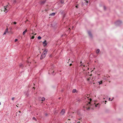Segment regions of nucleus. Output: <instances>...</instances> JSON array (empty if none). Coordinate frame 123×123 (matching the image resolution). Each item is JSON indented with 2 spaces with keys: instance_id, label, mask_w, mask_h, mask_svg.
<instances>
[{
  "instance_id": "1",
  "label": "nucleus",
  "mask_w": 123,
  "mask_h": 123,
  "mask_svg": "<svg viewBox=\"0 0 123 123\" xmlns=\"http://www.w3.org/2000/svg\"><path fill=\"white\" fill-rule=\"evenodd\" d=\"M84 98L85 99H87L88 100V103L87 104V105L88 106V107H87L86 108L87 110H88L91 108L89 106L90 105V102L92 100V99L90 98L89 99L88 97H85Z\"/></svg>"
},
{
  "instance_id": "2",
  "label": "nucleus",
  "mask_w": 123,
  "mask_h": 123,
  "mask_svg": "<svg viewBox=\"0 0 123 123\" xmlns=\"http://www.w3.org/2000/svg\"><path fill=\"white\" fill-rule=\"evenodd\" d=\"M48 51V50L47 49H45V50L41 55L40 58L41 59H42L45 57L46 55L47 54Z\"/></svg>"
},
{
  "instance_id": "3",
  "label": "nucleus",
  "mask_w": 123,
  "mask_h": 123,
  "mask_svg": "<svg viewBox=\"0 0 123 123\" xmlns=\"http://www.w3.org/2000/svg\"><path fill=\"white\" fill-rule=\"evenodd\" d=\"M87 66V65H85V64H84V63H83L82 62H80V66L82 67V66H83L82 67V68L84 70H88L89 68H84V67H86Z\"/></svg>"
},
{
  "instance_id": "4",
  "label": "nucleus",
  "mask_w": 123,
  "mask_h": 123,
  "mask_svg": "<svg viewBox=\"0 0 123 123\" xmlns=\"http://www.w3.org/2000/svg\"><path fill=\"white\" fill-rule=\"evenodd\" d=\"M122 23V21L120 20H118L116 22V24L117 25H119L120 24Z\"/></svg>"
},
{
  "instance_id": "5",
  "label": "nucleus",
  "mask_w": 123,
  "mask_h": 123,
  "mask_svg": "<svg viewBox=\"0 0 123 123\" xmlns=\"http://www.w3.org/2000/svg\"><path fill=\"white\" fill-rule=\"evenodd\" d=\"M7 6H8L7 5L6 7H5V6H4V10L3 11H4V12H5L6 13L8 11V10H7L6 9V8L7 7Z\"/></svg>"
},
{
  "instance_id": "6",
  "label": "nucleus",
  "mask_w": 123,
  "mask_h": 123,
  "mask_svg": "<svg viewBox=\"0 0 123 123\" xmlns=\"http://www.w3.org/2000/svg\"><path fill=\"white\" fill-rule=\"evenodd\" d=\"M65 112V110L64 109H63L62 111L61 112V114L63 115L64 114Z\"/></svg>"
},
{
  "instance_id": "7",
  "label": "nucleus",
  "mask_w": 123,
  "mask_h": 123,
  "mask_svg": "<svg viewBox=\"0 0 123 123\" xmlns=\"http://www.w3.org/2000/svg\"><path fill=\"white\" fill-rule=\"evenodd\" d=\"M46 40H45L43 42V43L44 46H45L47 45V43H46Z\"/></svg>"
},
{
  "instance_id": "8",
  "label": "nucleus",
  "mask_w": 123,
  "mask_h": 123,
  "mask_svg": "<svg viewBox=\"0 0 123 123\" xmlns=\"http://www.w3.org/2000/svg\"><path fill=\"white\" fill-rule=\"evenodd\" d=\"M100 105V104L99 103H98L96 105H95V106L96 107H98V108H99Z\"/></svg>"
},
{
  "instance_id": "9",
  "label": "nucleus",
  "mask_w": 123,
  "mask_h": 123,
  "mask_svg": "<svg viewBox=\"0 0 123 123\" xmlns=\"http://www.w3.org/2000/svg\"><path fill=\"white\" fill-rule=\"evenodd\" d=\"M88 34L91 37H92V35L91 33V32L90 31H89L88 32Z\"/></svg>"
},
{
  "instance_id": "10",
  "label": "nucleus",
  "mask_w": 123,
  "mask_h": 123,
  "mask_svg": "<svg viewBox=\"0 0 123 123\" xmlns=\"http://www.w3.org/2000/svg\"><path fill=\"white\" fill-rule=\"evenodd\" d=\"M8 29L7 28L5 30V31L4 33V35L6 34L7 32L8 31Z\"/></svg>"
},
{
  "instance_id": "11",
  "label": "nucleus",
  "mask_w": 123,
  "mask_h": 123,
  "mask_svg": "<svg viewBox=\"0 0 123 123\" xmlns=\"http://www.w3.org/2000/svg\"><path fill=\"white\" fill-rule=\"evenodd\" d=\"M85 1V3L86 5H88V1L86 0H84Z\"/></svg>"
},
{
  "instance_id": "12",
  "label": "nucleus",
  "mask_w": 123,
  "mask_h": 123,
  "mask_svg": "<svg viewBox=\"0 0 123 123\" xmlns=\"http://www.w3.org/2000/svg\"><path fill=\"white\" fill-rule=\"evenodd\" d=\"M35 31V29H34L33 30H31V31H32V32L31 33L32 34H33L34 33V32Z\"/></svg>"
},
{
  "instance_id": "13",
  "label": "nucleus",
  "mask_w": 123,
  "mask_h": 123,
  "mask_svg": "<svg viewBox=\"0 0 123 123\" xmlns=\"http://www.w3.org/2000/svg\"><path fill=\"white\" fill-rule=\"evenodd\" d=\"M27 31V29H26V30L23 32V35H24L25 34L26 32Z\"/></svg>"
},
{
  "instance_id": "14",
  "label": "nucleus",
  "mask_w": 123,
  "mask_h": 123,
  "mask_svg": "<svg viewBox=\"0 0 123 123\" xmlns=\"http://www.w3.org/2000/svg\"><path fill=\"white\" fill-rule=\"evenodd\" d=\"M100 51L99 49H97L96 51V53L97 54H98L99 52Z\"/></svg>"
},
{
  "instance_id": "15",
  "label": "nucleus",
  "mask_w": 123,
  "mask_h": 123,
  "mask_svg": "<svg viewBox=\"0 0 123 123\" xmlns=\"http://www.w3.org/2000/svg\"><path fill=\"white\" fill-rule=\"evenodd\" d=\"M55 13H53L51 14L50 15L51 16H54L55 15Z\"/></svg>"
},
{
  "instance_id": "16",
  "label": "nucleus",
  "mask_w": 123,
  "mask_h": 123,
  "mask_svg": "<svg viewBox=\"0 0 123 123\" xmlns=\"http://www.w3.org/2000/svg\"><path fill=\"white\" fill-rule=\"evenodd\" d=\"M36 34H34V35L33 36H32V37H31V39H33L34 38V35H36Z\"/></svg>"
},
{
  "instance_id": "17",
  "label": "nucleus",
  "mask_w": 123,
  "mask_h": 123,
  "mask_svg": "<svg viewBox=\"0 0 123 123\" xmlns=\"http://www.w3.org/2000/svg\"><path fill=\"white\" fill-rule=\"evenodd\" d=\"M45 1H41V4H43L45 2Z\"/></svg>"
},
{
  "instance_id": "18",
  "label": "nucleus",
  "mask_w": 123,
  "mask_h": 123,
  "mask_svg": "<svg viewBox=\"0 0 123 123\" xmlns=\"http://www.w3.org/2000/svg\"><path fill=\"white\" fill-rule=\"evenodd\" d=\"M76 89H74L73 90L72 92L73 93H74V92H76Z\"/></svg>"
},
{
  "instance_id": "19",
  "label": "nucleus",
  "mask_w": 123,
  "mask_h": 123,
  "mask_svg": "<svg viewBox=\"0 0 123 123\" xmlns=\"http://www.w3.org/2000/svg\"><path fill=\"white\" fill-rule=\"evenodd\" d=\"M41 99L42 101H44L45 100V98H42Z\"/></svg>"
},
{
  "instance_id": "20",
  "label": "nucleus",
  "mask_w": 123,
  "mask_h": 123,
  "mask_svg": "<svg viewBox=\"0 0 123 123\" xmlns=\"http://www.w3.org/2000/svg\"><path fill=\"white\" fill-rule=\"evenodd\" d=\"M32 119L33 120H35V121H37V119H36V118L34 117H33V118H32Z\"/></svg>"
},
{
  "instance_id": "21",
  "label": "nucleus",
  "mask_w": 123,
  "mask_h": 123,
  "mask_svg": "<svg viewBox=\"0 0 123 123\" xmlns=\"http://www.w3.org/2000/svg\"><path fill=\"white\" fill-rule=\"evenodd\" d=\"M49 71L50 72L51 71V73H53L54 72V71H53V70H51V71H50V70H49Z\"/></svg>"
},
{
  "instance_id": "22",
  "label": "nucleus",
  "mask_w": 123,
  "mask_h": 123,
  "mask_svg": "<svg viewBox=\"0 0 123 123\" xmlns=\"http://www.w3.org/2000/svg\"><path fill=\"white\" fill-rule=\"evenodd\" d=\"M41 37L40 36H39L37 37V38L39 40L40 39H41Z\"/></svg>"
},
{
  "instance_id": "23",
  "label": "nucleus",
  "mask_w": 123,
  "mask_h": 123,
  "mask_svg": "<svg viewBox=\"0 0 123 123\" xmlns=\"http://www.w3.org/2000/svg\"><path fill=\"white\" fill-rule=\"evenodd\" d=\"M82 122H81V121H77V123H82Z\"/></svg>"
},
{
  "instance_id": "24",
  "label": "nucleus",
  "mask_w": 123,
  "mask_h": 123,
  "mask_svg": "<svg viewBox=\"0 0 123 123\" xmlns=\"http://www.w3.org/2000/svg\"><path fill=\"white\" fill-rule=\"evenodd\" d=\"M64 2V1L63 0H62L61 1V2L62 4H63Z\"/></svg>"
},
{
  "instance_id": "25",
  "label": "nucleus",
  "mask_w": 123,
  "mask_h": 123,
  "mask_svg": "<svg viewBox=\"0 0 123 123\" xmlns=\"http://www.w3.org/2000/svg\"><path fill=\"white\" fill-rule=\"evenodd\" d=\"M19 114L18 113V112H17L16 113V115L17 116V115L19 116Z\"/></svg>"
},
{
  "instance_id": "26",
  "label": "nucleus",
  "mask_w": 123,
  "mask_h": 123,
  "mask_svg": "<svg viewBox=\"0 0 123 123\" xmlns=\"http://www.w3.org/2000/svg\"><path fill=\"white\" fill-rule=\"evenodd\" d=\"M98 83H99V84H100L102 83V81H100L99 82H98Z\"/></svg>"
},
{
  "instance_id": "27",
  "label": "nucleus",
  "mask_w": 123,
  "mask_h": 123,
  "mask_svg": "<svg viewBox=\"0 0 123 123\" xmlns=\"http://www.w3.org/2000/svg\"><path fill=\"white\" fill-rule=\"evenodd\" d=\"M90 79H91L90 78L87 79V80L88 81H89L90 80Z\"/></svg>"
},
{
  "instance_id": "28",
  "label": "nucleus",
  "mask_w": 123,
  "mask_h": 123,
  "mask_svg": "<svg viewBox=\"0 0 123 123\" xmlns=\"http://www.w3.org/2000/svg\"><path fill=\"white\" fill-rule=\"evenodd\" d=\"M19 66L20 67H21L23 66V65L22 64L20 65Z\"/></svg>"
},
{
  "instance_id": "29",
  "label": "nucleus",
  "mask_w": 123,
  "mask_h": 123,
  "mask_svg": "<svg viewBox=\"0 0 123 123\" xmlns=\"http://www.w3.org/2000/svg\"><path fill=\"white\" fill-rule=\"evenodd\" d=\"M18 41V39H16L15 40V42H16V41Z\"/></svg>"
},
{
  "instance_id": "30",
  "label": "nucleus",
  "mask_w": 123,
  "mask_h": 123,
  "mask_svg": "<svg viewBox=\"0 0 123 123\" xmlns=\"http://www.w3.org/2000/svg\"><path fill=\"white\" fill-rule=\"evenodd\" d=\"M14 98V97H13L12 98V100H13Z\"/></svg>"
},
{
  "instance_id": "31",
  "label": "nucleus",
  "mask_w": 123,
  "mask_h": 123,
  "mask_svg": "<svg viewBox=\"0 0 123 123\" xmlns=\"http://www.w3.org/2000/svg\"><path fill=\"white\" fill-rule=\"evenodd\" d=\"M13 23L14 24H17V23L16 22H13Z\"/></svg>"
},
{
  "instance_id": "32",
  "label": "nucleus",
  "mask_w": 123,
  "mask_h": 123,
  "mask_svg": "<svg viewBox=\"0 0 123 123\" xmlns=\"http://www.w3.org/2000/svg\"><path fill=\"white\" fill-rule=\"evenodd\" d=\"M72 65V64H70V66H71Z\"/></svg>"
},
{
  "instance_id": "33",
  "label": "nucleus",
  "mask_w": 123,
  "mask_h": 123,
  "mask_svg": "<svg viewBox=\"0 0 123 123\" xmlns=\"http://www.w3.org/2000/svg\"><path fill=\"white\" fill-rule=\"evenodd\" d=\"M105 76H104V77H103V78L105 79Z\"/></svg>"
},
{
  "instance_id": "34",
  "label": "nucleus",
  "mask_w": 123,
  "mask_h": 123,
  "mask_svg": "<svg viewBox=\"0 0 123 123\" xmlns=\"http://www.w3.org/2000/svg\"><path fill=\"white\" fill-rule=\"evenodd\" d=\"M110 99H111V98H109V100L110 101Z\"/></svg>"
},
{
  "instance_id": "35",
  "label": "nucleus",
  "mask_w": 123,
  "mask_h": 123,
  "mask_svg": "<svg viewBox=\"0 0 123 123\" xmlns=\"http://www.w3.org/2000/svg\"><path fill=\"white\" fill-rule=\"evenodd\" d=\"M74 27L73 26H72V29H73Z\"/></svg>"
},
{
  "instance_id": "36",
  "label": "nucleus",
  "mask_w": 123,
  "mask_h": 123,
  "mask_svg": "<svg viewBox=\"0 0 123 123\" xmlns=\"http://www.w3.org/2000/svg\"><path fill=\"white\" fill-rule=\"evenodd\" d=\"M113 98L111 100V101H112V100H113Z\"/></svg>"
},
{
  "instance_id": "37",
  "label": "nucleus",
  "mask_w": 123,
  "mask_h": 123,
  "mask_svg": "<svg viewBox=\"0 0 123 123\" xmlns=\"http://www.w3.org/2000/svg\"><path fill=\"white\" fill-rule=\"evenodd\" d=\"M18 112H19V113H21V111H18Z\"/></svg>"
},
{
  "instance_id": "38",
  "label": "nucleus",
  "mask_w": 123,
  "mask_h": 123,
  "mask_svg": "<svg viewBox=\"0 0 123 123\" xmlns=\"http://www.w3.org/2000/svg\"><path fill=\"white\" fill-rule=\"evenodd\" d=\"M33 88L34 89H35V88L34 87H33Z\"/></svg>"
},
{
  "instance_id": "39",
  "label": "nucleus",
  "mask_w": 123,
  "mask_h": 123,
  "mask_svg": "<svg viewBox=\"0 0 123 123\" xmlns=\"http://www.w3.org/2000/svg\"><path fill=\"white\" fill-rule=\"evenodd\" d=\"M104 102V101H102V103H103Z\"/></svg>"
},
{
  "instance_id": "40",
  "label": "nucleus",
  "mask_w": 123,
  "mask_h": 123,
  "mask_svg": "<svg viewBox=\"0 0 123 123\" xmlns=\"http://www.w3.org/2000/svg\"><path fill=\"white\" fill-rule=\"evenodd\" d=\"M75 7L76 8H77V5H76L75 6Z\"/></svg>"
},
{
  "instance_id": "41",
  "label": "nucleus",
  "mask_w": 123,
  "mask_h": 123,
  "mask_svg": "<svg viewBox=\"0 0 123 123\" xmlns=\"http://www.w3.org/2000/svg\"><path fill=\"white\" fill-rule=\"evenodd\" d=\"M104 7L105 9V6H104Z\"/></svg>"
},
{
  "instance_id": "42",
  "label": "nucleus",
  "mask_w": 123,
  "mask_h": 123,
  "mask_svg": "<svg viewBox=\"0 0 123 123\" xmlns=\"http://www.w3.org/2000/svg\"><path fill=\"white\" fill-rule=\"evenodd\" d=\"M105 102H107V101H105Z\"/></svg>"
},
{
  "instance_id": "43",
  "label": "nucleus",
  "mask_w": 123,
  "mask_h": 123,
  "mask_svg": "<svg viewBox=\"0 0 123 123\" xmlns=\"http://www.w3.org/2000/svg\"><path fill=\"white\" fill-rule=\"evenodd\" d=\"M16 106H17V107H18V105H16Z\"/></svg>"
},
{
  "instance_id": "44",
  "label": "nucleus",
  "mask_w": 123,
  "mask_h": 123,
  "mask_svg": "<svg viewBox=\"0 0 123 123\" xmlns=\"http://www.w3.org/2000/svg\"><path fill=\"white\" fill-rule=\"evenodd\" d=\"M91 76L92 75V74H91L90 75Z\"/></svg>"
},
{
  "instance_id": "45",
  "label": "nucleus",
  "mask_w": 123,
  "mask_h": 123,
  "mask_svg": "<svg viewBox=\"0 0 123 123\" xmlns=\"http://www.w3.org/2000/svg\"><path fill=\"white\" fill-rule=\"evenodd\" d=\"M70 29V28H68V29H69H69Z\"/></svg>"
},
{
  "instance_id": "46",
  "label": "nucleus",
  "mask_w": 123,
  "mask_h": 123,
  "mask_svg": "<svg viewBox=\"0 0 123 123\" xmlns=\"http://www.w3.org/2000/svg\"><path fill=\"white\" fill-rule=\"evenodd\" d=\"M59 98V99H60V98Z\"/></svg>"
}]
</instances>
